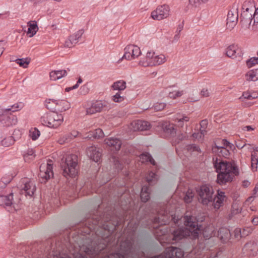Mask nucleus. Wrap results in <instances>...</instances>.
Masks as SVG:
<instances>
[{
  "instance_id": "nucleus-1",
  "label": "nucleus",
  "mask_w": 258,
  "mask_h": 258,
  "mask_svg": "<svg viewBox=\"0 0 258 258\" xmlns=\"http://www.w3.org/2000/svg\"><path fill=\"white\" fill-rule=\"evenodd\" d=\"M109 215L104 219L101 216L94 215L85 221V225L92 233L93 248L95 249V258H138L133 247L131 239L126 238L120 241L119 237L113 236L116 227L120 225L123 220L129 222L127 229L133 234L136 231L139 222L132 217Z\"/></svg>"
},
{
  "instance_id": "nucleus-2",
  "label": "nucleus",
  "mask_w": 258,
  "mask_h": 258,
  "mask_svg": "<svg viewBox=\"0 0 258 258\" xmlns=\"http://www.w3.org/2000/svg\"><path fill=\"white\" fill-rule=\"evenodd\" d=\"M92 237L89 235H78L69 238L66 243L57 241L48 258H95Z\"/></svg>"
},
{
  "instance_id": "nucleus-3",
  "label": "nucleus",
  "mask_w": 258,
  "mask_h": 258,
  "mask_svg": "<svg viewBox=\"0 0 258 258\" xmlns=\"http://www.w3.org/2000/svg\"><path fill=\"white\" fill-rule=\"evenodd\" d=\"M185 227H178L171 232L168 242L174 243L185 238L191 236L193 239L198 238L200 229L198 220L196 217L186 214L183 217Z\"/></svg>"
},
{
  "instance_id": "nucleus-4",
  "label": "nucleus",
  "mask_w": 258,
  "mask_h": 258,
  "mask_svg": "<svg viewBox=\"0 0 258 258\" xmlns=\"http://www.w3.org/2000/svg\"><path fill=\"white\" fill-rule=\"evenodd\" d=\"M213 162L218 173L217 182L220 185L231 182L239 174V169L234 161L227 162L216 157L213 158Z\"/></svg>"
},
{
  "instance_id": "nucleus-5",
  "label": "nucleus",
  "mask_w": 258,
  "mask_h": 258,
  "mask_svg": "<svg viewBox=\"0 0 258 258\" xmlns=\"http://www.w3.org/2000/svg\"><path fill=\"white\" fill-rule=\"evenodd\" d=\"M157 215L153 218L151 219L153 228L159 230L161 231V234L164 235L166 231H163V229H160V226L168 224L170 221H175V216L173 217L172 213L168 210V206L163 205L160 207V209L157 211Z\"/></svg>"
},
{
  "instance_id": "nucleus-6",
  "label": "nucleus",
  "mask_w": 258,
  "mask_h": 258,
  "mask_svg": "<svg viewBox=\"0 0 258 258\" xmlns=\"http://www.w3.org/2000/svg\"><path fill=\"white\" fill-rule=\"evenodd\" d=\"M77 164L78 157L76 155L71 154L67 156L64 161L62 160L61 163L62 175L66 178L75 176L77 173Z\"/></svg>"
},
{
  "instance_id": "nucleus-7",
  "label": "nucleus",
  "mask_w": 258,
  "mask_h": 258,
  "mask_svg": "<svg viewBox=\"0 0 258 258\" xmlns=\"http://www.w3.org/2000/svg\"><path fill=\"white\" fill-rule=\"evenodd\" d=\"M197 192L198 195V200L204 205L213 203L214 200V190L213 187L204 184L197 188Z\"/></svg>"
},
{
  "instance_id": "nucleus-8",
  "label": "nucleus",
  "mask_w": 258,
  "mask_h": 258,
  "mask_svg": "<svg viewBox=\"0 0 258 258\" xmlns=\"http://www.w3.org/2000/svg\"><path fill=\"white\" fill-rule=\"evenodd\" d=\"M63 117L61 114L56 111H51L45 113L40 118L42 124L49 127L56 128L62 122Z\"/></svg>"
},
{
  "instance_id": "nucleus-9",
  "label": "nucleus",
  "mask_w": 258,
  "mask_h": 258,
  "mask_svg": "<svg viewBox=\"0 0 258 258\" xmlns=\"http://www.w3.org/2000/svg\"><path fill=\"white\" fill-rule=\"evenodd\" d=\"M183 255V251L181 248L170 246L166 248L163 253L151 258H181Z\"/></svg>"
},
{
  "instance_id": "nucleus-10",
  "label": "nucleus",
  "mask_w": 258,
  "mask_h": 258,
  "mask_svg": "<svg viewBox=\"0 0 258 258\" xmlns=\"http://www.w3.org/2000/svg\"><path fill=\"white\" fill-rule=\"evenodd\" d=\"M170 11V8L167 5L159 6L152 12L151 17L156 20L165 19L169 16Z\"/></svg>"
},
{
  "instance_id": "nucleus-11",
  "label": "nucleus",
  "mask_w": 258,
  "mask_h": 258,
  "mask_svg": "<svg viewBox=\"0 0 258 258\" xmlns=\"http://www.w3.org/2000/svg\"><path fill=\"white\" fill-rule=\"evenodd\" d=\"M254 7L252 6L246 7L241 14V22L246 26H249L252 22H253L252 13L254 12Z\"/></svg>"
},
{
  "instance_id": "nucleus-12",
  "label": "nucleus",
  "mask_w": 258,
  "mask_h": 258,
  "mask_svg": "<svg viewBox=\"0 0 258 258\" xmlns=\"http://www.w3.org/2000/svg\"><path fill=\"white\" fill-rule=\"evenodd\" d=\"M22 182L23 186L21 190V194L25 195V196L32 197L36 190L35 184L28 179H24Z\"/></svg>"
},
{
  "instance_id": "nucleus-13",
  "label": "nucleus",
  "mask_w": 258,
  "mask_h": 258,
  "mask_svg": "<svg viewBox=\"0 0 258 258\" xmlns=\"http://www.w3.org/2000/svg\"><path fill=\"white\" fill-rule=\"evenodd\" d=\"M52 169V165L51 163H47L46 165H40L39 176L41 178L45 179V180L43 181L44 182L53 177V172Z\"/></svg>"
},
{
  "instance_id": "nucleus-14",
  "label": "nucleus",
  "mask_w": 258,
  "mask_h": 258,
  "mask_svg": "<svg viewBox=\"0 0 258 258\" xmlns=\"http://www.w3.org/2000/svg\"><path fill=\"white\" fill-rule=\"evenodd\" d=\"M17 122L16 116L12 113L3 112L0 116L1 125L4 126H9L15 124Z\"/></svg>"
},
{
  "instance_id": "nucleus-15",
  "label": "nucleus",
  "mask_w": 258,
  "mask_h": 258,
  "mask_svg": "<svg viewBox=\"0 0 258 258\" xmlns=\"http://www.w3.org/2000/svg\"><path fill=\"white\" fill-rule=\"evenodd\" d=\"M104 143L113 154H115L120 150L122 144L121 141L119 139L114 138L106 139L104 140Z\"/></svg>"
},
{
  "instance_id": "nucleus-16",
  "label": "nucleus",
  "mask_w": 258,
  "mask_h": 258,
  "mask_svg": "<svg viewBox=\"0 0 258 258\" xmlns=\"http://www.w3.org/2000/svg\"><path fill=\"white\" fill-rule=\"evenodd\" d=\"M84 33L83 29L78 30L76 33L70 35L68 39L65 41L64 46L71 48L75 46L79 41Z\"/></svg>"
},
{
  "instance_id": "nucleus-17",
  "label": "nucleus",
  "mask_w": 258,
  "mask_h": 258,
  "mask_svg": "<svg viewBox=\"0 0 258 258\" xmlns=\"http://www.w3.org/2000/svg\"><path fill=\"white\" fill-rule=\"evenodd\" d=\"M238 18L237 9H233L229 11L227 18V26L230 29L236 25Z\"/></svg>"
},
{
  "instance_id": "nucleus-18",
  "label": "nucleus",
  "mask_w": 258,
  "mask_h": 258,
  "mask_svg": "<svg viewBox=\"0 0 258 258\" xmlns=\"http://www.w3.org/2000/svg\"><path fill=\"white\" fill-rule=\"evenodd\" d=\"M226 54L229 57L235 58L237 57H241L243 53L241 48H239L237 45L232 44L226 48Z\"/></svg>"
},
{
  "instance_id": "nucleus-19",
  "label": "nucleus",
  "mask_w": 258,
  "mask_h": 258,
  "mask_svg": "<svg viewBox=\"0 0 258 258\" xmlns=\"http://www.w3.org/2000/svg\"><path fill=\"white\" fill-rule=\"evenodd\" d=\"M132 129L134 131H146L150 128V124L149 122L142 120H137L133 121L131 123Z\"/></svg>"
},
{
  "instance_id": "nucleus-20",
  "label": "nucleus",
  "mask_w": 258,
  "mask_h": 258,
  "mask_svg": "<svg viewBox=\"0 0 258 258\" xmlns=\"http://www.w3.org/2000/svg\"><path fill=\"white\" fill-rule=\"evenodd\" d=\"M227 198L224 192L218 190L216 196L214 195V200L213 203L214 208L218 209L221 207L224 201L226 200Z\"/></svg>"
},
{
  "instance_id": "nucleus-21",
  "label": "nucleus",
  "mask_w": 258,
  "mask_h": 258,
  "mask_svg": "<svg viewBox=\"0 0 258 258\" xmlns=\"http://www.w3.org/2000/svg\"><path fill=\"white\" fill-rule=\"evenodd\" d=\"M258 250L256 243L249 242L246 243L242 249L243 253L248 256H254Z\"/></svg>"
},
{
  "instance_id": "nucleus-22",
  "label": "nucleus",
  "mask_w": 258,
  "mask_h": 258,
  "mask_svg": "<svg viewBox=\"0 0 258 258\" xmlns=\"http://www.w3.org/2000/svg\"><path fill=\"white\" fill-rule=\"evenodd\" d=\"M161 127L164 133L166 135V137H172L176 133L174 125L169 122H163Z\"/></svg>"
},
{
  "instance_id": "nucleus-23",
  "label": "nucleus",
  "mask_w": 258,
  "mask_h": 258,
  "mask_svg": "<svg viewBox=\"0 0 258 258\" xmlns=\"http://www.w3.org/2000/svg\"><path fill=\"white\" fill-rule=\"evenodd\" d=\"M212 151L217 155L216 157L220 159H221L220 158L221 157H224L225 158H228L230 154L229 150L224 147H219L218 146H215V147H213ZM214 157H216V156Z\"/></svg>"
},
{
  "instance_id": "nucleus-24",
  "label": "nucleus",
  "mask_w": 258,
  "mask_h": 258,
  "mask_svg": "<svg viewBox=\"0 0 258 258\" xmlns=\"http://www.w3.org/2000/svg\"><path fill=\"white\" fill-rule=\"evenodd\" d=\"M218 237L223 243H226L230 239L231 233L229 229L221 227L218 230Z\"/></svg>"
},
{
  "instance_id": "nucleus-25",
  "label": "nucleus",
  "mask_w": 258,
  "mask_h": 258,
  "mask_svg": "<svg viewBox=\"0 0 258 258\" xmlns=\"http://www.w3.org/2000/svg\"><path fill=\"white\" fill-rule=\"evenodd\" d=\"M70 71L69 69L66 70L53 71L50 73L49 76L50 79L53 81H56L67 75V72Z\"/></svg>"
},
{
  "instance_id": "nucleus-26",
  "label": "nucleus",
  "mask_w": 258,
  "mask_h": 258,
  "mask_svg": "<svg viewBox=\"0 0 258 258\" xmlns=\"http://www.w3.org/2000/svg\"><path fill=\"white\" fill-rule=\"evenodd\" d=\"M55 106L56 111L63 112L70 108V104L65 100H56Z\"/></svg>"
},
{
  "instance_id": "nucleus-27",
  "label": "nucleus",
  "mask_w": 258,
  "mask_h": 258,
  "mask_svg": "<svg viewBox=\"0 0 258 258\" xmlns=\"http://www.w3.org/2000/svg\"><path fill=\"white\" fill-rule=\"evenodd\" d=\"M13 194L11 193L7 196H0V205L3 206H11L13 205Z\"/></svg>"
},
{
  "instance_id": "nucleus-28",
  "label": "nucleus",
  "mask_w": 258,
  "mask_h": 258,
  "mask_svg": "<svg viewBox=\"0 0 258 258\" xmlns=\"http://www.w3.org/2000/svg\"><path fill=\"white\" fill-rule=\"evenodd\" d=\"M89 156L91 159L95 162H97L100 159L101 154L95 148L90 147L88 149Z\"/></svg>"
},
{
  "instance_id": "nucleus-29",
  "label": "nucleus",
  "mask_w": 258,
  "mask_h": 258,
  "mask_svg": "<svg viewBox=\"0 0 258 258\" xmlns=\"http://www.w3.org/2000/svg\"><path fill=\"white\" fill-rule=\"evenodd\" d=\"M28 29L26 31L27 34L29 37H33L38 30V27L35 21L29 22L28 23Z\"/></svg>"
},
{
  "instance_id": "nucleus-30",
  "label": "nucleus",
  "mask_w": 258,
  "mask_h": 258,
  "mask_svg": "<svg viewBox=\"0 0 258 258\" xmlns=\"http://www.w3.org/2000/svg\"><path fill=\"white\" fill-rule=\"evenodd\" d=\"M153 58L150 61L149 66L160 65L164 63L166 60V57L163 54L155 55V54Z\"/></svg>"
},
{
  "instance_id": "nucleus-31",
  "label": "nucleus",
  "mask_w": 258,
  "mask_h": 258,
  "mask_svg": "<svg viewBox=\"0 0 258 258\" xmlns=\"http://www.w3.org/2000/svg\"><path fill=\"white\" fill-rule=\"evenodd\" d=\"M155 54L154 51H148L147 53L146 58L139 61V64L143 67H148L150 64V61L152 60Z\"/></svg>"
},
{
  "instance_id": "nucleus-32",
  "label": "nucleus",
  "mask_w": 258,
  "mask_h": 258,
  "mask_svg": "<svg viewBox=\"0 0 258 258\" xmlns=\"http://www.w3.org/2000/svg\"><path fill=\"white\" fill-rule=\"evenodd\" d=\"M141 199L142 202H146L150 199V187L144 185L142 187L141 195Z\"/></svg>"
},
{
  "instance_id": "nucleus-33",
  "label": "nucleus",
  "mask_w": 258,
  "mask_h": 258,
  "mask_svg": "<svg viewBox=\"0 0 258 258\" xmlns=\"http://www.w3.org/2000/svg\"><path fill=\"white\" fill-rule=\"evenodd\" d=\"M188 136L186 133H181L177 136L172 140V144L173 146H176L180 144L183 141L186 140L188 139Z\"/></svg>"
},
{
  "instance_id": "nucleus-34",
  "label": "nucleus",
  "mask_w": 258,
  "mask_h": 258,
  "mask_svg": "<svg viewBox=\"0 0 258 258\" xmlns=\"http://www.w3.org/2000/svg\"><path fill=\"white\" fill-rule=\"evenodd\" d=\"M134 45H129L126 46L124 48V54L121 59H126L130 60L133 59L132 55L134 51Z\"/></svg>"
},
{
  "instance_id": "nucleus-35",
  "label": "nucleus",
  "mask_w": 258,
  "mask_h": 258,
  "mask_svg": "<svg viewBox=\"0 0 258 258\" xmlns=\"http://www.w3.org/2000/svg\"><path fill=\"white\" fill-rule=\"evenodd\" d=\"M198 225L200 227V230L199 232V234L200 233H202L203 236L206 239H209L212 236V233L213 232V229L212 227H210V226H207L205 227L204 229H201V225H199L198 224Z\"/></svg>"
},
{
  "instance_id": "nucleus-36",
  "label": "nucleus",
  "mask_w": 258,
  "mask_h": 258,
  "mask_svg": "<svg viewBox=\"0 0 258 258\" xmlns=\"http://www.w3.org/2000/svg\"><path fill=\"white\" fill-rule=\"evenodd\" d=\"M114 90L123 91L126 88V82L123 80L115 82L111 86Z\"/></svg>"
},
{
  "instance_id": "nucleus-37",
  "label": "nucleus",
  "mask_w": 258,
  "mask_h": 258,
  "mask_svg": "<svg viewBox=\"0 0 258 258\" xmlns=\"http://www.w3.org/2000/svg\"><path fill=\"white\" fill-rule=\"evenodd\" d=\"M247 79L248 81H256L258 80V70H252L246 74Z\"/></svg>"
},
{
  "instance_id": "nucleus-38",
  "label": "nucleus",
  "mask_w": 258,
  "mask_h": 258,
  "mask_svg": "<svg viewBox=\"0 0 258 258\" xmlns=\"http://www.w3.org/2000/svg\"><path fill=\"white\" fill-rule=\"evenodd\" d=\"M140 159L143 162H149L153 165H156V162L152 156L149 153H143L140 156Z\"/></svg>"
},
{
  "instance_id": "nucleus-39",
  "label": "nucleus",
  "mask_w": 258,
  "mask_h": 258,
  "mask_svg": "<svg viewBox=\"0 0 258 258\" xmlns=\"http://www.w3.org/2000/svg\"><path fill=\"white\" fill-rule=\"evenodd\" d=\"M23 107V105L21 103H16L11 105L8 108H2L4 112L11 113V112H15L19 110Z\"/></svg>"
},
{
  "instance_id": "nucleus-40",
  "label": "nucleus",
  "mask_w": 258,
  "mask_h": 258,
  "mask_svg": "<svg viewBox=\"0 0 258 258\" xmlns=\"http://www.w3.org/2000/svg\"><path fill=\"white\" fill-rule=\"evenodd\" d=\"M14 176L12 175H6L3 177L0 182V187H5L13 179Z\"/></svg>"
},
{
  "instance_id": "nucleus-41",
  "label": "nucleus",
  "mask_w": 258,
  "mask_h": 258,
  "mask_svg": "<svg viewBox=\"0 0 258 258\" xmlns=\"http://www.w3.org/2000/svg\"><path fill=\"white\" fill-rule=\"evenodd\" d=\"M147 181L149 184L152 185L158 179V175L154 172L150 171L147 176Z\"/></svg>"
},
{
  "instance_id": "nucleus-42",
  "label": "nucleus",
  "mask_w": 258,
  "mask_h": 258,
  "mask_svg": "<svg viewBox=\"0 0 258 258\" xmlns=\"http://www.w3.org/2000/svg\"><path fill=\"white\" fill-rule=\"evenodd\" d=\"M56 100L49 99L46 100L45 106L46 107L51 111H55L56 110Z\"/></svg>"
},
{
  "instance_id": "nucleus-43",
  "label": "nucleus",
  "mask_w": 258,
  "mask_h": 258,
  "mask_svg": "<svg viewBox=\"0 0 258 258\" xmlns=\"http://www.w3.org/2000/svg\"><path fill=\"white\" fill-rule=\"evenodd\" d=\"M14 61L20 67L24 68H27L30 63V59L28 58H18Z\"/></svg>"
},
{
  "instance_id": "nucleus-44",
  "label": "nucleus",
  "mask_w": 258,
  "mask_h": 258,
  "mask_svg": "<svg viewBox=\"0 0 258 258\" xmlns=\"http://www.w3.org/2000/svg\"><path fill=\"white\" fill-rule=\"evenodd\" d=\"M40 135V131L36 127L31 128L29 131V136L33 141L36 140Z\"/></svg>"
},
{
  "instance_id": "nucleus-45",
  "label": "nucleus",
  "mask_w": 258,
  "mask_h": 258,
  "mask_svg": "<svg viewBox=\"0 0 258 258\" xmlns=\"http://www.w3.org/2000/svg\"><path fill=\"white\" fill-rule=\"evenodd\" d=\"M184 93L183 90H175L169 93V97L172 99H176L177 97H181Z\"/></svg>"
},
{
  "instance_id": "nucleus-46",
  "label": "nucleus",
  "mask_w": 258,
  "mask_h": 258,
  "mask_svg": "<svg viewBox=\"0 0 258 258\" xmlns=\"http://www.w3.org/2000/svg\"><path fill=\"white\" fill-rule=\"evenodd\" d=\"M24 159L25 161H27L28 160H33L35 156V152L34 150L32 149H28L27 151V153H25L23 155Z\"/></svg>"
},
{
  "instance_id": "nucleus-47",
  "label": "nucleus",
  "mask_w": 258,
  "mask_h": 258,
  "mask_svg": "<svg viewBox=\"0 0 258 258\" xmlns=\"http://www.w3.org/2000/svg\"><path fill=\"white\" fill-rule=\"evenodd\" d=\"M15 142V139H14L12 137L10 136L4 139L1 143L2 145L5 147H9L10 146L13 145Z\"/></svg>"
},
{
  "instance_id": "nucleus-48",
  "label": "nucleus",
  "mask_w": 258,
  "mask_h": 258,
  "mask_svg": "<svg viewBox=\"0 0 258 258\" xmlns=\"http://www.w3.org/2000/svg\"><path fill=\"white\" fill-rule=\"evenodd\" d=\"M73 139L71 136L70 133H68L64 135L62 137H61L58 140V142L60 144H63L65 143H68L70 142Z\"/></svg>"
},
{
  "instance_id": "nucleus-49",
  "label": "nucleus",
  "mask_w": 258,
  "mask_h": 258,
  "mask_svg": "<svg viewBox=\"0 0 258 258\" xmlns=\"http://www.w3.org/2000/svg\"><path fill=\"white\" fill-rule=\"evenodd\" d=\"M194 197V194L191 190L188 189L184 197V202L186 203H189L192 201Z\"/></svg>"
},
{
  "instance_id": "nucleus-50",
  "label": "nucleus",
  "mask_w": 258,
  "mask_h": 258,
  "mask_svg": "<svg viewBox=\"0 0 258 258\" xmlns=\"http://www.w3.org/2000/svg\"><path fill=\"white\" fill-rule=\"evenodd\" d=\"M92 106L95 108V111L98 112H100L103 107H105V105H104L101 101H98L93 103Z\"/></svg>"
},
{
  "instance_id": "nucleus-51",
  "label": "nucleus",
  "mask_w": 258,
  "mask_h": 258,
  "mask_svg": "<svg viewBox=\"0 0 258 258\" xmlns=\"http://www.w3.org/2000/svg\"><path fill=\"white\" fill-rule=\"evenodd\" d=\"M251 167L252 168H257V165L258 164V158L255 153H252L251 155Z\"/></svg>"
},
{
  "instance_id": "nucleus-52",
  "label": "nucleus",
  "mask_w": 258,
  "mask_h": 258,
  "mask_svg": "<svg viewBox=\"0 0 258 258\" xmlns=\"http://www.w3.org/2000/svg\"><path fill=\"white\" fill-rule=\"evenodd\" d=\"M256 64H258V57H251L246 61V65L248 68H251Z\"/></svg>"
},
{
  "instance_id": "nucleus-53",
  "label": "nucleus",
  "mask_w": 258,
  "mask_h": 258,
  "mask_svg": "<svg viewBox=\"0 0 258 258\" xmlns=\"http://www.w3.org/2000/svg\"><path fill=\"white\" fill-rule=\"evenodd\" d=\"M177 125L179 126L182 127L184 122H186L189 121V118L186 115H182V117L177 118Z\"/></svg>"
},
{
  "instance_id": "nucleus-54",
  "label": "nucleus",
  "mask_w": 258,
  "mask_h": 258,
  "mask_svg": "<svg viewBox=\"0 0 258 258\" xmlns=\"http://www.w3.org/2000/svg\"><path fill=\"white\" fill-rule=\"evenodd\" d=\"M186 149L188 151L190 152H193V151H197L199 152L200 150V149L199 148V146H197L195 144H189L185 146Z\"/></svg>"
},
{
  "instance_id": "nucleus-55",
  "label": "nucleus",
  "mask_w": 258,
  "mask_h": 258,
  "mask_svg": "<svg viewBox=\"0 0 258 258\" xmlns=\"http://www.w3.org/2000/svg\"><path fill=\"white\" fill-rule=\"evenodd\" d=\"M253 25L258 28V8L254 7V13L253 14Z\"/></svg>"
},
{
  "instance_id": "nucleus-56",
  "label": "nucleus",
  "mask_w": 258,
  "mask_h": 258,
  "mask_svg": "<svg viewBox=\"0 0 258 258\" xmlns=\"http://www.w3.org/2000/svg\"><path fill=\"white\" fill-rule=\"evenodd\" d=\"M134 51L133 53L132 57L133 59L138 57L141 54L140 48L137 45H134Z\"/></svg>"
},
{
  "instance_id": "nucleus-57",
  "label": "nucleus",
  "mask_w": 258,
  "mask_h": 258,
  "mask_svg": "<svg viewBox=\"0 0 258 258\" xmlns=\"http://www.w3.org/2000/svg\"><path fill=\"white\" fill-rule=\"evenodd\" d=\"M94 134V138L95 139H99L100 138L103 137L104 135L103 132L100 128H97L95 130L93 131Z\"/></svg>"
},
{
  "instance_id": "nucleus-58",
  "label": "nucleus",
  "mask_w": 258,
  "mask_h": 258,
  "mask_svg": "<svg viewBox=\"0 0 258 258\" xmlns=\"http://www.w3.org/2000/svg\"><path fill=\"white\" fill-rule=\"evenodd\" d=\"M123 97L120 95V92H117L112 96V100L116 102H120L123 100Z\"/></svg>"
},
{
  "instance_id": "nucleus-59",
  "label": "nucleus",
  "mask_w": 258,
  "mask_h": 258,
  "mask_svg": "<svg viewBox=\"0 0 258 258\" xmlns=\"http://www.w3.org/2000/svg\"><path fill=\"white\" fill-rule=\"evenodd\" d=\"M21 132L19 130H15L13 132V133L12 134V136H10V137H12L14 139H15V141L20 139L21 136Z\"/></svg>"
},
{
  "instance_id": "nucleus-60",
  "label": "nucleus",
  "mask_w": 258,
  "mask_h": 258,
  "mask_svg": "<svg viewBox=\"0 0 258 258\" xmlns=\"http://www.w3.org/2000/svg\"><path fill=\"white\" fill-rule=\"evenodd\" d=\"M239 99L242 101H243V99H245L250 100V92H244L242 96H241Z\"/></svg>"
},
{
  "instance_id": "nucleus-61",
  "label": "nucleus",
  "mask_w": 258,
  "mask_h": 258,
  "mask_svg": "<svg viewBox=\"0 0 258 258\" xmlns=\"http://www.w3.org/2000/svg\"><path fill=\"white\" fill-rule=\"evenodd\" d=\"M222 147H224L225 148L229 147L230 149H232V147L233 146V144H231L229 142H228L226 139H223L222 141Z\"/></svg>"
},
{
  "instance_id": "nucleus-62",
  "label": "nucleus",
  "mask_w": 258,
  "mask_h": 258,
  "mask_svg": "<svg viewBox=\"0 0 258 258\" xmlns=\"http://www.w3.org/2000/svg\"><path fill=\"white\" fill-rule=\"evenodd\" d=\"M165 106V104L163 103H156L154 107V109L156 111H160L164 109Z\"/></svg>"
},
{
  "instance_id": "nucleus-63",
  "label": "nucleus",
  "mask_w": 258,
  "mask_h": 258,
  "mask_svg": "<svg viewBox=\"0 0 258 258\" xmlns=\"http://www.w3.org/2000/svg\"><path fill=\"white\" fill-rule=\"evenodd\" d=\"M81 93L83 94L87 93L89 91V89L86 85L82 86L80 88Z\"/></svg>"
},
{
  "instance_id": "nucleus-64",
  "label": "nucleus",
  "mask_w": 258,
  "mask_h": 258,
  "mask_svg": "<svg viewBox=\"0 0 258 258\" xmlns=\"http://www.w3.org/2000/svg\"><path fill=\"white\" fill-rule=\"evenodd\" d=\"M210 93L208 89H203L201 92V95L203 97H208L209 96Z\"/></svg>"
}]
</instances>
